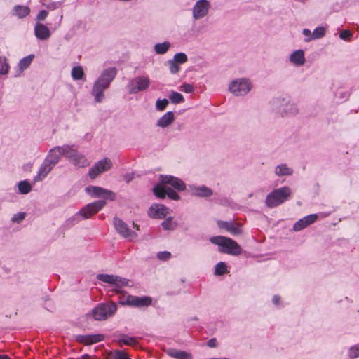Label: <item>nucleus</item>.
Returning a JSON list of instances; mask_svg holds the SVG:
<instances>
[{"label":"nucleus","instance_id":"1","mask_svg":"<svg viewBox=\"0 0 359 359\" xmlns=\"http://www.w3.org/2000/svg\"><path fill=\"white\" fill-rule=\"evenodd\" d=\"M168 185H170L178 191H183L186 188L184 182L177 177L171 175L161 176V183L154 187V194L161 198L168 196L170 199L179 200L180 196L178 194Z\"/></svg>","mask_w":359,"mask_h":359},{"label":"nucleus","instance_id":"2","mask_svg":"<svg viewBox=\"0 0 359 359\" xmlns=\"http://www.w3.org/2000/svg\"><path fill=\"white\" fill-rule=\"evenodd\" d=\"M116 74V68L109 67L104 69L95 81L91 93L94 96L96 102H101L103 100L104 97V91L109 88Z\"/></svg>","mask_w":359,"mask_h":359},{"label":"nucleus","instance_id":"3","mask_svg":"<svg viewBox=\"0 0 359 359\" xmlns=\"http://www.w3.org/2000/svg\"><path fill=\"white\" fill-rule=\"evenodd\" d=\"M210 242L219 246V251L233 255H238L241 253V248L233 239L222 236L210 238Z\"/></svg>","mask_w":359,"mask_h":359},{"label":"nucleus","instance_id":"4","mask_svg":"<svg viewBox=\"0 0 359 359\" xmlns=\"http://www.w3.org/2000/svg\"><path fill=\"white\" fill-rule=\"evenodd\" d=\"M290 195L291 190L288 187L276 189L266 196V205L271 208L278 206L287 201Z\"/></svg>","mask_w":359,"mask_h":359},{"label":"nucleus","instance_id":"5","mask_svg":"<svg viewBox=\"0 0 359 359\" xmlns=\"http://www.w3.org/2000/svg\"><path fill=\"white\" fill-rule=\"evenodd\" d=\"M271 109L280 116H290L297 114L298 109L295 104L285 99L276 98L271 101Z\"/></svg>","mask_w":359,"mask_h":359},{"label":"nucleus","instance_id":"6","mask_svg":"<svg viewBox=\"0 0 359 359\" xmlns=\"http://www.w3.org/2000/svg\"><path fill=\"white\" fill-rule=\"evenodd\" d=\"M117 311L116 303L99 304L91 311V316L95 320H104L114 316Z\"/></svg>","mask_w":359,"mask_h":359},{"label":"nucleus","instance_id":"7","mask_svg":"<svg viewBox=\"0 0 359 359\" xmlns=\"http://www.w3.org/2000/svg\"><path fill=\"white\" fill-rule=\"evenodd\" d=\"M105 205L106 202L103 200L96 201L95 202L88 203L84 206L79 212L75 214L72 217V219L78 222L81 217L85 219H88L99 212L100 210H102L105 206Z\"/></svg>","mask_w":359,"mask_h":359},{"label":"nucleus","instance_id":"8","mask_svg":"<svg viewBox=\"0 0 359 359\" xmlns=\"http://www.w3.org/2000/svg\"><path fill=\"white\" fill-rule=\"evenodd\" d=\"M252 88L248 79H236L231 82L229 89L236 96L245 95Z\"/></svg>","mask_w":359,"mask_h":359},{"label":"nucleus","instance_id":"9","mask_svg":"<svg viewBox=\"0 0 359 359\" xmlns=\"http://www.w3.org/2000/svg\"><path fill=\"white\" fill-rule=\"evenodd\" d=\"M66 158L77 168H86L90 165L89 161L82 154L74 149L72 146L68 145Z\"/></svg>","mask_w":359,"mask_h":359},{"label":"nucleus","instance_id":"10","mask_svg":"<svg viewBox=\"0 0 359 359\" xmlns=\"http://www.w3.org/2000/svg\"><path fill=\"white\" fill-rule=\"evenodd\" d=\"M150 85V79L147 76H137L130 79L127 85V90L129 94H136L145 90Z\"/></svg>","mask_w":359,"mask_h":359},{"label":"nucleus","instance_id":"11","mask_svg":"<svg viewBox=\"0 0 359 359\" xmlns=\"http://www.w3.org/2000/svg\"><path fill=\"white\" fill-rule=\"evenodd\" d=\"M112 165V161L109 158H104L96 162L89 170L88 176L90 179H95L100 174L109 170Z\"/></svg>","mask_w":359,"mask_h":359},{"label":"nucleus","instance_id":"12","mask_svg":"<svg viewBox=\"0 0 359 359\" xmlns=\"http://www.w3.org/2000/svg\"><path fill=\"white\" fill-rule=\"evenodd\" d=\"M85 191L94 198L102 197L105 199H109L110 201H115L116 197L114 192L100 187L88 186L86 187Z\"/></svg>","mask_w":359,"mask_h":359},{"label":"nucleus","instance_id":"13","mask_svg":"<svg viewBox=\"0 0 359 359\" xmlns=\"http://www.w3.org/2000/svg\"><path fill=\"white\" fill-rule=\"evenodd\" d=\"M97 279L104 283L114 285L116 287V291L118 292L119 289L128 285L129 280L126 278L119 277L116 275H109L100 273L97 276Z\"/></svg>","mask_w":359,"mask_h":359},{"label":"nucleus","instance_id":"14","mask_svg":"<svg viewBox=\"0 0 359 359\" xmlns=\"http://www.w3.org/2000/svg\"><path fill=\"white\" fill-rule=\"evenodd\" d=\"M67 149H68V144L55 147L49 151L44 160L46 163L55 166L59 162L61 156H65L66 157L67 152Z\"/></svg>","mask_w":359,"mask_h":359},{"label":"nucleus","instance_id":"15","mask_svg":"<svg viewBox=\"0 0 359 359\" xmlns=\"http://www.w3.org/2000/svg\"><path fill=\"white\" fill-rule=\"evenodd\" d=\"M152 299L149 297H137L128 295L125 300L121 302L123 305H128L135 307H147L151 304Z\"/></svg>","mask_w":359,"mask_h":359},{"label":"nucleus","instance_id":"16","mask_svg":"<svg viewBox=\"0 0 359 359\" xmlns=\"http://www.w3.org/2000/svg\"><path fill=\"white\" fill-rule=\"evenodd\" d=\"M114 224L116 230L123 238H128L130 240H133L137 236V233L134 231H130L127 224H126L121 219L115 217L114 219Z\"/></svg>","mask_w":359,"mask_h":359},{"label":"nucleus","instance_id":"17","mask_svg":"<svg viewBox=\"0 0 359 359\" xmlns=\"http://www.w3.org/2000/svg\"><path fill=\"white\" fill-rule=\"evenodd\" d=\"M210 4L207 0H198L193 7V18L198 20L204 18L208 13Z\"/></svg>","mask_w":359,"mask_h":359},{"label":"nucleus","instance_id":"18","mask_svg":"<svg viewBox=\"0 0 359 359\" xmlns=\"http://www.w3.org/2000/svg\"><path fill=\"white\" fill-rule=\"evenodd\" d=\"M217 224L219 228L225 229L233 236L239 235L242 232L241 225L233 221L226 222L218 220Z\"/></svg>","mask_w":359,"mask_h":359},{"label":"nucleus","instance_id":"19","mask_svg":"<svg viewBox=\"0 0 359 359\" xmlns=\"http://www.w3.org/2000/svg\"><path fill=\"white\" fill-rule=\"evenodd\" d=\"M168 214V208L162 204H154L148 210V215L155 219H163Z\"/></svg>","mask_w":359,"mask_h":359},{"label":"nucleus","instance_id":"20","mask_svg":"<svg viewBox=\"0 0 359 359\" xmlns=\"http://www.w3.org/2000/svg\"><path fill=\"white\" fill-rule=\"evenodd\" d=\"M34 31L35 36L39 40L46 41L51 36L49 28L46 25L39 22L35 24Z\"/></svg>","mask_w":359,"mask_h":359},{"label":"nucleus","instance_id":"21","mask_svg":"<svg viewBox=\"0 0 359 359\" xmlns=\"http://www.w3.org/2000/svg\"><path fill=\"white\" fill-rule=\"evenodd\" d=\"M190 191L191 195L198 197H209L212 195V189L204 185L191 186L190 187Z\"/></svg>","mask_w":359,"mask_h":359},{"label":"nucleus","instance_id":"22","mask_svg":"<svg viewBox=\"0 0 359 359\" xmlns=\"http://www.w3.org/2000/svg\"><path fill=\"white\" fill-rule=\"evenodd\" d=\"M54 168L51 164L46 163L44 160L42 164L41 165L39 170L38 171L37 175L34 177V182H40L42 181L48 174Z\"/></svg>","mask_w":359,"mask_h":359},{"label":"nucleus","instance_id":"23","mask_svg":"<svg viewBox=\"0 0 359 359\" xmlns=\"http://www.w3.org/2000/svg\"><path fill=\"white\" fill-rule=\"evenodd\" d=\"M77 339L79 342H81L86 345L95 344L100 342L104 339V335L101 334H90V335H80L77 337Z\"/></svg>","mask_w":359,"mask_h":359},{"label":"nucleus","instance_id":"24","mask_svg":"<svg viewBox=\"0 0 359 359\" xmlns=\"http://www.w3.org/2000/svg\"><path fill=\"white\" fill-rule=\"evenodd\" d=\"M290 61L297 66L303 65L306 62L304 52L302 50L294 51L290 56Z\"/></svg>","mask_w":359,"mask_h":359},{"label":"nucleus","instance_id":"25","mask_svg":"<svg viewBox=\"0 0 359 359\" xmlns=\"http://www.w3.org/2000/svg\"><path fill=\"white\" fill-rule=\"evenodd\" d=\"M174 120V113L172 111H168L158 120L156 126L161 128H166L172 124Z\"/></svg>","mask_w":359,"mask_h":359},{"label":"nucleus","instance_id":"26","mask_svg":"<svg viewBox=\"0 0 359 359\" xmlns=\"http://www.w3.org/2000/svg\"><path fill=\"white\" fill-rule=\"evenodd\" d=\"M116 342L120 346L123 345L135 346L137 344V340L135 337L121 334L119 338L116 339Z\"/></svg>","mask_w":359,"mask_h":359},{"label":"nucleus","instance_id":"27","mask_svg":"<svg viewBox=\"0 0 359 359\" xmlns=\"http://www.w3.org/2000/svg\"><path fill=\"white\" fill-rule=\"evenodd\" d=\"M167 353L176 359H192L191 354L184 351L171 348L168 350Z\"/></svg>","mask_w":359,"mask_h":359},{"label":"nucleus","instance_id":"28","mask_svg":"<svg viewBox=\"0 0 359 359\" xmlns=\"http://www.w3.org/2000/svg\"><path fill=\"white\" fill-rule=\"evenodd\" d=\"M30 13V8L27 6L17 5L13 8V14L19 18L27 16Z\"/></svg>","mask_w":359,"mask_h":359},{"label":"nucleus","instance_id":"29","mask_svg":"<svg viewBox=\"0 0 359 359\" xmlns=\"http://www.w3.org/2000/svg\"><path fill=\"white\" fill-rule=\"evenodd\" d=\"M275 172L278 176L291 175L293 173V170L286 164H280L276 166Z\"/></svg>","mask_w":359,"mask_h":359},{"label":"nucleus","instance_id":"30","mask_svg":"<svg viewBox=\"0 0 359 359\" xmlns=\"http://www.w3.org/2000/svg\"><path fill=\"white\" fill-rule=\"evenodd\" d=\"M170 47V43L168 41L156 43L154 46V50L157 54H165Z\"/></svg>","mask_w":359,"mask_h":359},{"label":"nucleus","instance_id":"31","mask_svg":"<svg viewBox=\"0 0 359 359\" xmlns=\"http://www.w3.org/2000/svg\"><path fill=\"white\" fill-rule=\"evenodd\" d=\"M161 226L164 230L172 231L177 226V223L169 217L161 223Z\"/></svg>","mask_w":359,"mask_h":359},{"label":"nucleus","instance_id":"32","mask_svg":"<svg viewBox=\"0 0 359 359\" xmlns=\"http://www.w3.org/2000/svg\"><path fill=\"white\" fill-rule=\"evenodd\" d=\"M33 58H34V55H29L22 58V60H20L19 62V64H18L20 70L21 72H22L25 69H26L27 67H29L32 62Z\"/></svg>","mask_w":359,"mask_h":359},{"label":"nucleus","instance_id":"33","mask_svg":"<svg viewBox=\"0 0 359 359\" xmlns=\"http://www.w3.org/2000/svg\"><path fill=\"white\" fill-rule=\"evenodd\" d=\"M72 77L74 80H80L84 76L83 69L81 66L74 67L71 72Z\"/></svg>","mask_w":359,"mask_h":359},{"label":"nucleus","instance_id":"34","mask_svg":"<svg viewBox=\"0 0 359 359\" xmlns=\"http://www.w3.org/2000/svg\"><path fill=\"white\" fill-rule=\"evenodd\" d=\"M18 187L19 192L22 194H27L32 190L31 184L26 180L20 181Z\"/></svg>","mask_w":359,"mask_h":359},{"label":"nucleus","instance_id":"35","mask_svg":"<svg viewBox=\"0 0 359 359\" xmlns=\"http://www.w3.org/2000/svg\"><path fill=\"white\" fill-rule=\"evenodd\" d=\"M0 74L6 75L8 73L10 66L7 59L5 57H0Z\"/></svg>","mask_w":359,"mask_h":359},{"label":"nucleus","instance_id":"36","mask_svg":"<svg viewBox=\"0 0 359 359\" xmlns=\"http://www.w3.org/2000/svg\"><path fill=\"white\" fill-rule=\"evenodd\" d=\"M326 33V28L325 27H316L313 32H312V36L311 39H318L323 37Z\"/></svg>","mask_w":359,"mask_h":359},{"label":"nucleus","instance_id":"37","mask_svg":"<svg viewBox=\"0 0 359 359\" xmlns=\"http://www.w3.org/2000/svg\"><path fill=\"white\" fill-rule=\"evenodd\" d=\"M226 273H227L226 264L223 262L217 263L215 267V274L217 276H222Z\"/></svg>","mask_w":359,"mask_h":359},{"label":"nucleus","instance_id":"38","mask_svg":"<svg viewBox=\"0 0 359 359\" xmlns=\"http://www.w3.org/2000/svg\"><path fill=\"white\" fill-rule=\"evenodd\" d=\"M169 97L173 104H179L184 102V97L178 92L172 91Z\"/></svg>","mask_w":359,"mask_h":359},{"label":"nucleus","instance_id":"39","mask_svg":"<svg viewBox=\"0 0 359 359\" xmlns=\"http://www.w3.org/2000/svg\"><path fill=\"white\" fill-rule=\"evenodd\" d=\"M110 359H130L128 355L123 351H114L109 354Z\"/></svg>","mask_w":359,"mask_h":359},{"label":"nucleus","instance_id":"40","mask_svg":"<svg viewBox=\"0 0 359 359\" xmlns=\"http://www.w3.org/2000/svg\"><path fill=\"white\" fill-rule=\"evenodd\" d=\"M187 56L184 53H176L172 59V60L175 61V62L178 65L185 63L187 61Z\"/></svg>","mask_w":359,"mask_h":359},{"label":"nucleus","instance_id":"41","mask_svg":"<svg viewBox=\"0 0 359 359\" xmlns=\"http://www.w3.org/2000/svg\"><path fill=\"white\" fill-rule=\"evenodd\" d=\"M168 103V100L165 98L162 100L158 99L156 102V108L158 111H162L165 110Z\"/></svg>","mask_w":359,"mask_h":359},{"label":"nucleus","instance_id":"42","mask_svg":"<svg viewBox=\"0 0 359 359\" xmlns=\"http://www.w3.org/2000/svg\"><path fill=\"white\" fill-rule=\"evenodd\" d=\"M168 65L170 73L172 74H177L180 71V65L172 60L168 61Z\"/></svg>","mask_w":359,"mask_h":359},{"label":"nucleus","instance_id":"43","mask_svg":"<svg viewBox=\"0 0 359 359\" xmlns=\"http://www.w3.org/2000/svg\"><path fill=\"white\" fill-rule=\"evenodd\" d=\"M307 226H308L306 225V223L304 222V217H303L299 219L297 222H295V224L293 226V230L294 231H299Z\"/></svg>","mask_w":359,"mask_h":359},{"label":"nucleus","instance_id":"44","mask_svg":"<svg viewBox=\"0 0 359 359\" xmlns=\"http://www.w3.org/2000/svg\"><path fill=\"white\" fill-rule=\"evenodd\" d=\"M304 217V222L306 223V225L309 226V225L313 224L318 219V214H311V215L305 216Z\"/></svg>","mask_w":359,"mask_h":359},{"label":"nucleus","instance_id":"45","mask_svg":"<svg viewBox=\"0 0 359 359\" xmlns=\"http://www.w3.org/2000/svg\"><path fill=\"white\" fill-rule=\"evenodd\" d=\"M25 213L24 212H18L14 214L11 218V221L14 223H20L22 221L25 219Z\"/></svg>","mask_w":359,"mask_h":359},{"label":"nucleus","instance_id":"46","mask_svg":"<svg viewBox=\"0 0 359 359\" xmlns=\"http://www.w3.org/2000/svg\"><path fill=\"white\" fill-rule=\"evenodd\" d=\"M348 355L351 358H355L359 356V345L352 346L348 351Z\"/></svg>","mask_w":359,"mask_h":359},{"label":"nucleus","instance_id":"47","mask_svg":"<svg viewBox=\"0 0 359 359\" xmlns=\"http://www.w3.org/2000/svg\"><path fill=\"white\" fill-rule=\"evenodd\" d=\"M171 257V253L168 251L159 252L157 254V258L160 260L166 261Z\"/></svg>","mask_w":359,"mask_h":359},{"label":"nucleus","instance_id":"48","mask_svg":"<svg viewBox=\"0 0 359 359\" xmlns=\"http://www.w3.org/2000/svg\"><path fill=\"white\" fill-rule=\"evenodd\" d=\"M302 34L305 36V39H304V41L305 42L308 43V42H310L312 40H314V39H311V37H313V36H312V32H311L310 29H304L303 31H302Z\"/></svg>","mask_w":359,"mask_h":359},{"label":"nucleus","instance_id":"49","mask_svg":"<svg viewBox=\"0 0 359 359\" xmlns=\"http://www.w3.org/2000/svg\"><path fill=\"white\" fill-rule=\"evenodd\" d=\"M48 15V11H46L45 10H42L37 15L36 20L39 22L43 21L47 18Z\"/></svg>","mask_w":359,"mask_h":359},{"label":"nucleus","instance_id":"50","mask_svg":"<svg viewBox=\"0 0 359 359\" xmlns=\"http://www.w3.org/2000/svg\"><path fill=\"white\" fill-rule=\"evenodd\" d=\"M181 88L183 91L187 93H191L194 90V86L189 83H184Z\"/></svg>","mask_w":359,"mask_h":359},{"label":"nucleus","instance_id":"51","mask_svg":"<svg viewBox=\"0 0 359 359\" xmlns=\"http://www.w3.org/2000/svg\"><path fill=\"white\" fill-rule=\"evenodd\" d=\"M351 36V33L348 30H343L339 34V37L343 40H348Z\"/></svg>","mask_w":359,"mask_h":359},{"label":"nucleus","instance_id":"52","mask_svg":"<svg viewBox=\"0 0 359 359\" xmlns=\"http://www.w3.org/2000/svg\"><path fill=\"white\" fill-rule=\"evenodd\" d=\"M46 8L50 10H55L60 6V4L58 2H52L46 5Z\"/></svg>","mask_w":359,"mask_h":359},{"label":"nucleus","instance_id":"53","mask_svg":"<svg viewBox=\"0 0 359 359\" xmlns=\"http://www.w3.org/2000/svg\"><path fill=\"white\" fill-rule=\"evenodd\" d=\"M208 346L210 348H215L217 346V340L215 338H212L211 339H210L208 341Z\"/></svg>","mask_w":359,"mask_h":359},{"label":"nucleus","instance_id":"54","mask_svg":"<svg viewBox=\"0 0 359 359\" xmlns=\"http://www.w3.org/2000/svg\"><path fill=\"white\" fill-rule=\"evenodd\" d=\"M123 179L127 183H129L133 179V174L127 173L123 175Z\"/></svg>","mask_w":359,"mask_h":359},{"label":"nucleus","instance_id":"55","mask_svg":"<svg viewBox=\"0 0 359 359\" xmlns=\"http://www.w3.org/2000/svg\"><path fill=\"white\" fill-rule=\"evenodd\" d=\"M280 297L278 295H274L273 297V302L274 304L277 305L280 302Z\"/></svg>","mask_w":359,"mask_h":359},{"label":"nucleus","instance_id":"56","mask_svg":"<svg viewBox=\"0 0 359 359\" xmlns=\"http://www.w3.org/2000/svg\"><path fill=\"white\" fill-rule=\"evenodd\" d=\"M0 359H11L8 355H0Z\"/></svg>","mask_w":359,"mask_h":359},{"label":"nucleus","instance_id":"57","mask_svg":"<svg viewBox=\"0 0 359 359\" xmlns=\"http://www.w3.org/2000/svg\"><path fill=\"white\" fill-rule=\"evenodd\" d=\"M81 359H90V356L88 355H84L81 357Z\"/></svg>","mask_w":359,"mask_h":359},{"label":"nucleus","instance_id":"58","mask_svg":"<svg viewBox=\"0 0 359 359\" xmlns=\"http://www.w3.org/2000/svg\"><path fill=\"white\" fill-rule=\"evenodd\" d=\"M133 225L134 226L135 228H136L137 230H139V226L135 224L134 222L133 223Z\"/></svg>","mask_w":359,"mask_h":359},{"label":"nucleus","instance_id":"59","mask_svg":"<svg viewBox=\"0 0 359 359\" xmlns=\"http://www.w3.org/2000/svg\"><path fill=\"white\" fill-rule=\"evenodd\" d=\"M62 18H63V16H62V15H60V22H61V21H62Z\"/></svg>","mask_w":359,"mask_h":359}]
</instances>
